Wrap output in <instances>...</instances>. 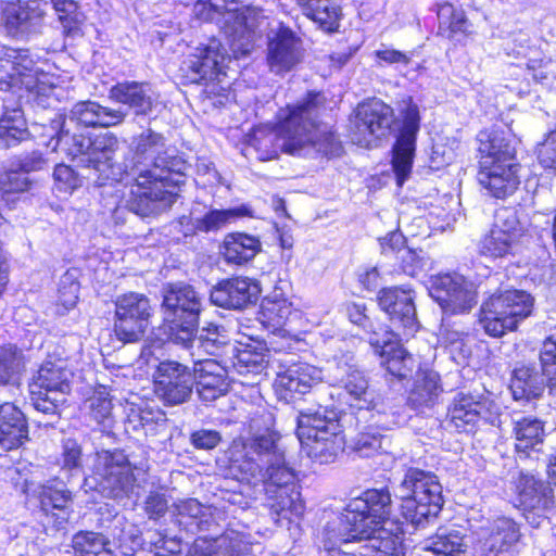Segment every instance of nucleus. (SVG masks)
Instances as JSON below:
<instances>
[{"label": "nucleus", "instance_id": "15", "mask_svg": "<svg viewBox=\"0 0 556 556\" xmlns=\"http://www.w3.org/2000/svg\"><path fill=\"white\" fill-rule=\"evenodd\" d=\"M394 123L393 109L379 99L358 104L352 128V141L364 148L377 147Z\"/></svg>", "mask_w": 556, "mask_h": 556}, {"label": "nucleus", "instance_id": "31", "mask_svg": "<svg viewBox=\"0 0 556 556\" xmlns=\"http://www.w3.org/2000/svg\"><path fill=\"white\" fill-rule=\"evenodd\" d=\"M0 63L12 81H20L30 91L36 87L35 77L40 71L38 56L29 49L0 46Z\"/></svg>", "mask_w": 556, "mask_h": 556}, {"label": "nucleus", "instance_id": "52", "mask_svg": "<svg viewBox=\"0 0 556 556\" xmlns=\"http://www.w3.org/2000/svg\"><path fill=\"white\" fill-rule=\"evenodd\" d=\"M390 447V438L375 431L358 433L352 444L353 452L363 458L387 454Z\"/></svg>", "mask_w": 556, "mask_h": 556}, {"label": "nucleus", "instance_id": "9", "mask_svg": "<svg viewBox=\"0 0 556 556\" xmlns=\"http://www.w3.org/2000/svg\"><path fill=\"white\" fill-rule=\"evenodd\" d=\"M534 298L525 290L508 289L493 293L480 308L479 324L485 333L501 338L514 331L532 315Z\"/></svg>", "mask_w": 556, "mask_h": 556}, {"label": "nucleus", "instance_id": "54", "mask_svg": "<svg viewBox=\"0 0 556 556\" xmlns=\"http://www.w3.org/2000/svg\"><path fill=\"white\" fill-rule=\"evenodd\" d=\"M52 177L53 190L64 197L71 195L75 190L80 188L85 178L72 166L64 163L54 166Z\"/></svg>", "mask_w": 556, "mask_h": 556}, {"label": "nucleus", "instance_id": "51", "mask_svg": "<svg viewBox=\"0 0 556 556\" xmlns=\"http://www.w3.org/2000/svg\"><path fill=\"white\" fill-rule=\"evenodd\" d=\"M518 242L502 230L490 231L481 239L479 251L481 255L491 258H502L514 253Z\"/></svg>", "mask_w": 556, "mask_h": 556}, {"label": "nucleus", "instance_id": "10", "mask_svg": "<svg viewBox=\"0 0 556 556\" xmlns=\"http://www.w3.org/2000/svg\"><path fill=\"white\" fill-rule=\"evenodd\" d=\"M327 372L330 383L342 389L340 396L348 406L357 410L375 408L376 392L369 388L368 379L353 353L334 355L328 362Z\"/></svg>", "mask_w": 556, "mask_h": 556}, {"label": "nucleus", "instance_id": "17", "mask_svg": "<svg viewBox=\"0 0 556 556\" xmlns=\"http://www.w3.org/2000/svg\"><path fill=\"white\" fill-rule=\"evenodd\" d=\"M136 181L129 193L124 198V207L140 218H147L160 214L174 202V193L168 187L174 186V178L168 184L156 181L153 177L131 176Z\"/></svg>", "mask_w": 556, "mask_h": 556}, {"label": "nucleus", "instance_id": "21", "mask_svg": "<svg viewBox=\"0 0 556 556\" xmlns=\"http://www.w3.org/2000/svg\"><path fill=\"white\" fill-rule=\"evenodd\" d=\"M227 61H230V55L226 48L219 39L211 38L206 45L194 48V53L182 61L180 71L191 83H200L203 79L213 80L220 74H225Z\"/></svg>", "mask_w": 556, "mask_h": 556}, {"label": "nucleus", "instance_id": "6", "mask_svg": "<svg viewBox=\"0 0 556 556\" xmlns=\"http://www.w3.org/2000/svg\"><path fill=\"white\" fill-rule=\"evenodd\" d=\"M296 437L302 451L320 464L332 463L344 448L338 413L329 407L305 409L296 417Z\"/></svg>", "mask_w": 556, "mask_h": 556}, {"label": "nucleus", "instance_id": "64", "mask_svg": "<svg viewBox=\"0 0 556 556\" xmlns=\"http://www.w3.org/2000/svg\"><path fill=\"white\" fill-rule=\"evenodd\" d=\"M79 289V282L67 271L59 283V302L66 309L73 308L77 303Z\"/></svg>", "mask_w": 556, "mask_h": 556}, {"label": "nucleus", "instance_id": "36", "mask_svg": "<svg viewBox=\"0 0 556 556\" xmlns=\"http://www.w3.org/2000/svg\"><path fill=\"white\" fill-rule=\"evenodd\" d=\"M29 429L26 415L11 402L0 404V445L11 451L28 440Z\"/></svg>", "mask_w": 556, "mask_h": 556}, {"label": "nucleus", "instance_id": "34", "mask_svg": "<svg viewBox=\"0 0 556 556\" xmlns=\"http://www.w3.org/2000/svg\"><path fill=\"white\" fill-rule=\"evenodd\" d=\"M127 113L122 109L104 106L97 101L76 102L70 110V119L85 127L109 128L122 124Z\"/></svg>", "mask_w": 556, "mask_h": 556}, {"label": "nucleus", "instance_id": "29", "mask_svg": "<svg viewBox=\"0 0 556 556\" xmlns=\"http://www.w3.org/2000/svg\"><path fill=\"white\" fill-rule=\"evenodd\" d=\"M480 165L516 162L517 139L510 131L493 127L478 134Z\"/></svg>", "mask_w": 556, "mask_h": 556}, {"label": "nucleus", "instance_id": "20", "mask_svg": "<svg viewBox=\"0 0 556 556\" xmlns=\"http://www.w3.org/2000/svg\"><path fill=\"white\" fill-rule=\"evenodd\" d=\"M321 380V369L293 355H285L278 359L275 388L279 396L286 401L292 400L296 394L308 393Z\"/></svg>", "mask_w": 556, "mask_h": 556}, {"label": "nucleus", "instance_id": "57", "mask_svg": "<svg viewBox=\"0 0 556 556\" xmlns=\"http://www.w3.org/2000/svg\"><path fill=\"white\" fill-rule=\"evenodd\" d=\"M261 309L269 323L281 325L291 314V303L281 295H268L262 301Z\"/></svg>", "mask_w": 556, "mask_h": 556}, {"label": "nucleus", "instance_id": "59", "mask_svg": "<svg viewBox=\"0 0 556 556\" xmlns=\"http://www.w3.org/2000/svg\"><path fill=\"white\" fill-rule=\"evenodd\" d=\"M493 230H502L506 235L519 242L522 235V228L514 207H501L495 212L494 223L491 227Z\"/></svg>", "mask_w": 556, "mask_h": 556}, {"label": "nucleus", "instance_id": "48", "mask_svg": "<svg viewBox=\"0 0 556 556\" xmlns=\"http://www.w3.org/2000/svg\"><path fill=\"white\" fill-rule=\"evenodd\" d=\"M162 307L164 308L163 324L152 329L151 345L155 349L163 348L174 338V283L168 282L161 290Z\"/></svg>", "mask_w": 556, "mask_h": 556}, {"label": "nucleus", "instance_id": "56", "mask_svg": "<svg viewBox=\"0 0 556 556\" xmlns=\"http://www.w3.org/2000/svg\"><path fill=\"white\" fill-rule=\"evenodd\" d=\"M154 391L166 405H174V362L160 363L154 374Z\"/></svg>", "mask_w": 556, "mask_h": 556}, {"label": "nucleus", "instance_id": "55", "mask_svg": "<svg viewBox=\"0 0 556 556\" xmlns=\"http://www.w3.org/2000/svg\"><path fill=\"white\" fill-rule=\"evenodd\" d=\"M110 541L102 533L93 531H79L72 538L75 556H88L110 547Z\"/></svg>", "mask_w": 556, "mask_h": 556}, {"label": "nucleus", "instance_id": "18", "mask_svg": "<svg viewBox=\"0 0 556 556\" xmlns=\"http://www.w3.org/2000/svg\"><path fill=\"white\" fill-rule=\"evenodd\" d=\"M429 294L445 315L468 313L477 304L473 285L462 275L441 274L430 278Z\"/></svg>", "mask_w": 556, "mask_h": 556}, {"label": "nucleus", "instance_id": "33", "mask_svg": "<svg viewBox=\"0 0 556 556\" xmlns=\"http://www.w3.org/2000/svg\"><path fill=\"white\" fill-rule=\"evenodd\" d=\"M519 168L517 162L480 165L478 180L493 197L503 199L519 186Z\"/></svg>", "mask_w": 556, "mask_h": 556}, {"label": "nucleus", "instance_id": "16", "mask_svg": "<svg viewBox=\"0 0 556 556\" xmlns=\"http://www.w3.org/2000/svg\"><path fill=\"white\" fill-rule=\"evenodd\" d=\"M46 9L43 0H13L2 8L0 22L9 37L28 41L42 34Z\"/></svg>", "mask_w": 556, "mask_h": 556}, {"label": "nucleus", "instance_id": "26", "mask_svg": "<svg viewBox=\"0 0 556 556\" xmlns=\"http://www.w3.org/2000/svg\"><path fill=\"white\" fill-rule=\"evenodd\" d=\"M401 334L394 331L383 330L382 332L374 331L368 337L369 344L375 352L382 358L381 364L394 377L406 378L412 369L414 359L400 343Z\"/></svg>", "mask_w": 556, "mask_h": 556}, {"label": "nucleus", "instance_id": "14", "mask_svg": "<svg viewBox=\"0 0 556 556\" xmlns=\"http://www.w3.org/2000/svg\"><path fill=\"white\" fill-rule=\"evenodd\" d=\"M113 331L124 344L141 341L150 326L152 306L142 293L127 292L114 301Z\"/></svg>", "mask_w": 556, "mask_h": 556}, {"label": "nucleus", "instance_id": "37", "mask_svg": "<svg viewBox=\"0 0 556 556\" xmlns=\"http://www.w3.org/2000/svg\"><path fill=\"white\" fill-rule=\"evenodd\" d=\"M549 389V378L534 365H520L513 371L510 391L515 400H531Z\"/></svg>", "mask_w": 556, "mask_h": 556}, {"label": "nucleus", "instance_id": "2", "mask_svg": "<svg viewBox=\"0 0 556 556\" xmlns=\"http://www.w3.org/2000/svg\"><path fill=\"white\" fill-rule=\"evenodd\" d=\"M325 102L326 98L321 92L308 91L296 103L280 109L276 131H257L251 139V146L260 152V159H275L279 151L292 155H307L311 152L326 156L337 155L340 146L334 134L319 121Z\"/></svg>", "mask_w": 556, "mask_h": 556}, {"label": "nucleus", "instance_id": "42", "mask_svg": "<svg viewBox=\"0 0 556 556\" xmlns=\"http://www.w3.org/2000/svg\"><path fill=\"white\" fill-rule=\"evenodd\" d=\"M262 250V243L255 236L236 232L224 240L223 256L228 264L242 265L253 260Z\"/></svg>", "mask_w": 556, "mask_h": 556}, {"label": "nucleus", "instance_id": "62", "mask_svg": "<svg viewBox=\"0 0 556 556\" xmlns=\"http://www.w3.org/2000/svg\"><path fill=\"white\" fill-rule=\"evenodd\" d=\"M530 37L525 31L513 34L504 46L505 53L515 58H525L529 61V56L541 55V51L536 50L530 43Z\"/></svg>", "mask_w": 556, "mask_h": 556}, {"label": "nucleus", "instance_id": "12", "mask_svg": "<svg viewBox=\"0 0 556 556\" xmlns=\"http://www.w3.org/2000/svg\"><path fill=\"white\" fill-rule=\"evenodd\" d=\"M132 165L127 176L153 177L156 181L168 184L174 176V156L165 150L164 137L151 129L135 137L131 142Z\"/></svg>", "mask_w": 556, "mask_h": 556}, {"label": "nucleus", "instance_id": "13", "mask_svg": "<svg viewBox=\"0 0 556 556\" xmlns=\"http://www.w3.org/2000/svg\"><path fill=\"white\" fill-rule=\"evenodd\" d=\"M63 477L51 478L39 484L36 493L37 505L34 514L46 533L64 530L73 513V489Z\"/></svg>", "mask_w": 556, "mask_h": 556}, {"label": "nucleus", "instance_id": "27", "mask_svg": "<svg viewBox=\"0 0 556 556\" xmlns=\"http://www.w3.org/2000/svg\"><path fill=\"white\" fill-rule=\"evenodd\" d=\"M258 283L248 277H232L218 282L211 291L213 304L228 309H242L257 301Z\"/></svg>", "mask_w": 556, "mask_h": 556}, {"label": "nucleus", "instance_id": "50", "mask_svg": "<svg viewBox=\"0 0 556 556\" xmlns=\"http://www.w3.org/2000/svg\"><path fill=\"white\" fill-rule=\"evenodd\" d=\"M51 3L65 36H78L84 20V14L79 11L78 0H51Z\"/></svg>", "mask_w": 556, "mask_h": 556}, {"label": "nucleus", "instance_id": "39", "mask_svg": "<svg viewBox=\"0 0 556 556\" xmlns=\"http://www.w3.org/2000/svg\"><path fill=\"white\" fill-rule=\"evenodd\" d=\"M25 370L23 351L15 344L0 346V388L10 392L21 391L22 376Z\"/></svg>", "mask_w": 556, "mask_h": 556}, {"label": "nucleus", "instance_id": "3", "mask_svg": "<svg viewBox=\"0 0 556 556\" xmlns=\"http://www.w3.org/2000/svg\"><path fill=\"white\" fill-rule=\"evenodd\" d=\"M144 471L146 464L132 463L122 448H97L92 475L87 477L80 443L73 437H64L61 441L59 476L68 480L70 485L79 486L85 493H92L94 502L102 498L129 497L136 485L137 476Z\"/></svg>", "mask_w": 556, "mask_h": 556}, {"label": "nucleus", "instance_id": "58", "mask_svg": "<svg viewBox=\"0 0 556 556\" xmlns=\"http://www.w3.org/2000/svg\"><path fill=\"white\" fill-rule=\"evenodd\" d=\"M540 369L549 378V393L556 394V340L546 338L539 351Z\"/></svg>", "mask_w": 556, "mask_h": 556}, {"label": "nucleus", "instance_id": "7", "mask_svg": "<svg viewBox=\"0 0 556 556\" xmlns=\"http://www.w3.org/2000/svg\"><path fill=\"white\" fill-rule=\"evenodd\" d=\"M73 377V371L63 359L43 361L31 372L28 403L48 418L46 426H54L61 419L63 409L68 406L67 396L72 392Z\"/></svg>", "mask_w": 556, "mask_h": 556}, {"label": "nucleus", "instance_id": "61", "mask_svg": "<svg viewBox=\"0 0 556 556\" xmlns=\"http://www.w3.org/2000/svg\"><path fill=\"white\" fill-rule=\"evenodd\" d=\"M12 166L29 176L30 173L41 172L49 167V160L41 150L35 149L15 155Z\"/></svg>", "mask_w": 556, "mask_h": 556}, {"label": "nucleus", "instance_id": "60", "mask_svg": "<svg viewBox=\"0 0 556 556\" xmlns=\"http://www.w3.org/2000/svg\"><path fill=\"white\" fill-rule=\"evenodd\" d=\"M90 416L101 427V432L110 438L114 419L112 416L111 400L103 395L93 396L89 400Z\"/></svg>", "mask_w": 556, "mask_h": 556}, {"label": "nucleus", "instance_id": "44", "mask_svg": "<svg viewBox=\"0 0 556 556\" xmlns=\"http://www.w3.org/2000/svg\"><path fill=\"white\" fill-rule=\"evenodd\" d=\"M304 15L327 33L339 27L340 8L331 0H295Z\"/></svg>", "mask_w": 556, "mask_h": 556}, {"label": "nucleus", "instance_id": "41", "mask_svg": "<svg viewBox=\"0 0 556 556\" xmlns=\"http://www.w3.org/2000/svg\"><path fill=\"white\" fill-rule=\"evenodd\" d=\"M438 35L454 41H462L473 34L472 25L463 10L451 3L438 5Z\"/></svg>", "mask_w": 556, "mask_h": 556}, {"label": "nucleus", "instance_id": "28", "mask_svg": "<svg viewBox=\"0 0 556 556\" xmlns=\"http://www.w3.org/2000/svg\"><path fill=\"white\" fill-rule=\"evenodd\" d=\"M450 422L459 432H471L479 421L495 425L498 417L493 416L485 401L477 400L471 394L457 393L448 406Z\"/></svg>", "mask_w": 556, "mask_h": 556}, {"label": "nucleus", "instance_id": "46", "mask_svg": "<svg viewBox=\"0 0 556 556\" xmlns=\"http://www.w3.org/2000/svg\"><path fill=\"white\" fill-rule=\"evenodd\" d=\"M266 357V349L262 342L245 344L237 349L232 368L235 372L240 376H247L249 374L257 375L265 369L267 364Z\"/></svg>", "mask_w": 556, "mask_h": 556}, {"label": "nucleus", "instance_id": "49", "mask_svg": "<svg viewBox=\"0 0 556 556\" xmlns=\"http://www.w3.org/2000/svg\"><path fill=\"white\" fill-rule=\"evenodd\" d=\"M244 216H252L250 206L245 204L228 210H211L202 218H198L197 224H192L190 229L203 232L217 231L231 220Z\"/></svg>", "mask_w": 556, "mask_h": 556}, {"label": "nucleus", "instance_id": "8", "mask_svg": "<svg viewBox=\"0 0 556 556\" xmlns=\"http://www.w3.org/2000/svg\"><path fill=\"white\" fill-rule=\"evenodd\" d=\"M394 495L402 501L403 518L415 528H422L435 519L444 503L438 477L415 467L406 469Z\"/></svg>", "mask_w": 556, "mask_h": 556}, {"label": "nucleus", "instance_id": "45", "mask_svg": "<svg viewBox=\"0 0 556 556\" xmlns=\"http://www.w3.org/2000/svg\"><path fill=\"white\" fill-rule=\"evenodd\" d=\"M34 185V180L25 173L15 169L12 166L0 173V195L3 205L9 210L15 207L21 194L28 192Z\"/></svg>", "mask_w": 556, "mask_h": 556}, {"label": "nucleus", "instance_id": "30", "mask_svg": "<svg viewBox=\"0 0 556 556\" xmlns=\"http://www.w3.org/2000/svg\"><path fill=\"white\" fill-rule=\"evenodd\" d=\"M515 451L519 458L541 459L545 446L544 422L533 416H523L513 420Z\"/></svg>", "mask_w": 556, "mask_h": 556}, {"label": "nucleus", "instance_id": "43", "mask_svg": "<svg viewBox=\"0 0 556 556\" xmlns=\"http://www.w3.org/2000/svg\"><path fill=\"white\" fill-rule=\"evenodd\" d=\"M464 536L458 530L439 529L425 540L420 556H463Z\"/></svg>", "mask_w": 556, "mask_h": 556}, {"label": "nucleus", "instance_id": "63", "mask_svg": "<svg viewBox=\"0 0 556 556\" xmlns=\"http://www.w3.org/2000/svg\"><path fill=\"white\" fill-rule=\"evenodd\" d=\"M383 253L396 252L402 253L403 262H415L417 255L412 250H404L405 238L400 231H391L386 237L379 239Z\"/></svg>", "mask_w": 556, "mask_h": 556}, {"label": "nucleus", "instance_id": "25", "mask_svg": "<svg viewBox=\"0 0 556 556\" xmlns=\"http://www.w3.org/2000/svg\"><path fill=\"white\" fill-rule=\"evenodd\" d=\"M378 304L386 312L393 327L410 336L418 329L414 294L409 289L384 288L379 292Z\"/></svg>", "mask_w": 556, "mask_h": 556}, {"label": "nucleus", "instance_id": "19", "mask_svg": "<svg viewBox=\"0 0 556 556\" xmlns=\"http://www.w3.org/2000/svg\"><path fill=\"white\" fill-rule=\"evenodd\" d=\"M400 115L402 126L393 147L392 167L397 185L402 186L410 175L416 137L420 128L419 109L412 98L404 99L400 103Z\"/></svg>", "mask_w": 556, "mask_h": 556}, {"label": "nucleus", "instance_id": "40", "mask_svg": "<svg viewBox=\"0 0 556 556\" xmlns=\"http://www.w3.org/2000/svg\"><path fill=\"white\" fill-rule=\"evenodd\" d=\"M442 392L440 376L433 370L417 374L413 387L407 396V404L413 409L419 410L432 407Z\"/></svg>", "mask_w": 556, "mask_h": 556}, {"label": "nucleus", "instance_id": "4", "mask_svg": "<svg viewBox=\"0 0 556 556\" xmlns=\"http://www.w3.org/2000/svg\"><path fill=\"white\" fill-rule=\"evenodd\" d=\"M30 139H38L51 151L64 152L84 169H88L87 179L98 186L106 185L109 180H117L118 172L113 162L118 149L117 137L112 132L86 135L71 131L66 115L54 113L43 122H33L29 126Z\"/></svg>", "mask_w": 556, "mask_h": 556}, {"label": "nucleus", "instance_id": "22", "mask_svg": "<svg viewBox=\"0 0 556 556\" xmlns=\"http://www.w3.org/2000/svg\"><path fill=\"white\" fill-rule=\"evenodd\" d=\"M518 488L520 505L527 521L534 528L540 527L555 509L552 486L532 475H522Z\"/></svg>", "mask_w": 556, "mask_h": 556}, {"label": "nucleus", "instance_id": "5", "mask_svg": "<svg viewBox=\"0 0 556 556\" xmlns=\"http://www.w3.org/2000/svg\"><path fill=\"white\" fill-rule=\"evenodd\" d=\"M239 0H197L193 14L205 22H216L226 36L231 51L248 54L253 48L254 33L261 26L262 11L254 7L238 5Z\"/></svg>", "mask_w": 556, "mask_h": 556}, {"label": "nucleus", "instance_id": "35", "mask_svg": "<svg viewBox=\"0 0 556 556\" xmlns=\"http://www.w3.org/2000/svg\"><path fill=\"white\" fill-rule=\"evenodd\" d=\"M109 98L127 105L137 116H148L154 106L151 88L148 83L124 80L109 89Z\"/></svg>", "mask_w": 556, "mask_h": 556}, {"label": "nucleus", "instance_id": "38", "mask_svg": "<svg viewBox=\"0 0 556 556\" xmlns=\"http://www.w3.org/2000/svg\"><path fill=\"white\" fill-rule=\"evenodd\" d=\"M519 538V527L513 519L498 518L482 544V556H511Z\"/></svg>", "mask_w": 556, "mask_h": 556}, {"label": "nucleus", "instance_id": "24", "mask_svg": "<svg viewBox=\"0 0 556 556\" xmlns=\"http://www.w3.org/2000/svg\"><path fill=\"white\" fill-rule=\"evenodd\" d=\"M267 38V64L273 73H287L302 61V40L289 27L279 25Z\"/></svg>", "mask_w": 556, "mask_h": 556}, {"label": "nucleus", "instance_id": "47", "mask_svg": "<svg viewBox=\"0 0 556 556\" xmlns=\"http://www.w3.org/2000/svg\"><path fill=\"white\" fill-rule=\"evenodd\" d=\"M240 552L238 540L225 534L212 540L197 538L187 556H239Z\"/></svg>", "mask_w": 556, "mask_h": 556}, {"label": "nucleus", "instance_id": "53", "mask_svg": "<svg viewBox=\"0 0 556 556\" xmlns=\"http://www.w3.org/2000/svg\"><path fill=\"white\" fill-rule=\"evenodd\" d=\"M527 71L533 81L544 88H552L556 83V61L551 58L529 56Z\"/></svg>", "mask_w": 556, "mask_h": 556}, {"label": "nucleus", "instance_id": "11", "mask_svg": "<svg viewBox=\"0 0 556 556\" xmlns=\"http://www.w3.org/2000/svg\"><path fill=\"white\" fill-rule=\"evenodd\" d=\"M197 387L199 397L213 401L228 390L226 370L215 361L192 364L176 361V405L187 402Z\"/></svg>", "mask_w": 556, "mask_h": 556}, {"label": "nucleus", "instance_id": "1", "mask_svg": "<svg viewBox=\"0 0 556 556\" xmlns=\"http://www.w3.org/2000/svg\"><path fill=\"white\" fill-rule=\"evenodd\" d=\"M228 470L240 482L263 486L275 522L279 518L290 519L303 514L304 505L294 484V472L287 466L285 453L278 447L274 434L257 435L243 443L241 451H232Z\"/></svg>", "mask_w": 556, "mask_h": 556}, {"label": "nucleus", "instance_id": "32", "mask_svg": "<svg viewBox=\"0 0 556 556\" xmlns=\"http://www.w3.org/2000/svg\"><path fill=\"white\" fill-rule=\"evenodd\" d=\"M202 301L193 287L176 285V345L198 330Z\"/></svg>", "mask_w": 556, "mask_h": 556}, {"label": "nucleus", "instance_id": "23", "mask_svg": "<svg viewBox=\"0 0 556 556\" xmlns=\"http://www.w3.org/2000/svg\"><path fill=\"white\" fill-rule=\"evenodd\" d=\"M199 329L190 334L188 340H179L176 345V357L180 361L187 362L190 359L192 364L211 361L205 356H217L224 349L233 346L229 343L227 331L224 327L210 324L203 327L201 332Z\"/></svg>", "mask_w": 556, "mask_h": 556}]
</instances>
